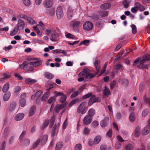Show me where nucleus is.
Here are the masks:
<instances>
[{
    "label": "nucleus",
    "mask_w": 150,
    "mask_h": 150,
    "mask_svg": "<svg viewBox=\"0 0 150 150\" xmlns=\"http://www.w3.org/2000/svg\"><path fill=\"white\" fill-rule=\"evenodd\" d=\"M150 60V54H147L144 55L141 60L140 57H138L134 62L133 65H136L139 62L140 64L137 66L138 68L144 69H148V65L144 63Z\"/></svg>",
    "instance_id": "f257e3e1"
},
{
    "label": "nucleus",
    "mask_w": 150,
    "mask_h": 150,
    "mask_svg": "<svg viewBox=\"0 0 150 150\" xmlns=\"http://www.w3.org/2000/svg\"><path fill=\"white\" fill-rule=\"evenodd\" d=\"M41 62L40 61H35L34 62H29L28 61H24L23 63L21 64L20 67L21 69L25 70H28L29 71H32L33 70V68L29 66L28 65L30 64V65L33 66L34 67H37L41 65Z\"/></svg>",
    "instance_id": "f03ea898"
},
{
    "label": "nucleus",
    "mask_w": 150,
    "mask_h": 150,
    "mask_svg": "<svg viewBox=\"0 0 150 150\" xmlns=\"http://www.w3.org/2000/svg\"><path fill=\"white\" fill-rule=\"evenodd\" d=\"M100 61L98 60H96L94 63V65L97 71L95 74H89L86 76V78H89L92 79L94 78L96 75L99 72L100 69Z\"/></svg>",
    "instance_id": "7ed1b4c3"
},
{
    "label": "nucleus",
    "mask_w": 150,
    "mask_h": 150,
    "mask_svg": "<svg viewBox=\"0 0 150 150\" xmlns=\"http://www.w3.org/2000/svg\"><path fill=\"white\" fill-rule=\"evenodd\" d=\"M86 102H82L78 106L77 112L79 113H81L82 114L85 113L88 109V107H86Z\"/></svg>",
    "instance_id": "20e7f679"
},
{
    "label": "nucleus",
    "mask_w": 150,
    "mask_h": 150,
    "mask_svg": "<svg viewBox=\"0 0 150 150\" xmlns=\"http://www.w3.org/2000/svg\"><path fill=\"white\" fill-rule=\"evenodd\" d=\"M101 101L100 97H96L94 95H93L90 98L88 102V105L89 106L91 105L93 103L99 102Z\"/></svg>",
    "instance_id": "39448f33"
},
{
    "label": "nucleus",
    "mask_w": 150,
    "mask_h": 150,
    "mask_svg": "<svg viewBox=\"0 0 150 150\" xmlns=\"http://www.w3.org/2000/svg\"><path fill=\"white\" fill-rule=\"evenodd\" d=\"M93 27V23L90 21L85 22L83 25V29L86 30H91Z\"/></svg>",
    "instance_id": "423d86ee"
},
{
    "label": "nucleus",
    "mask_w": 150,
    "mask_h": 150,
    "mask_svg": "<svg viewBox=\"0 0 150 150\" xmlns=\"http://www.w3.org/2000/svg\"><path fill=\"white\" fill-rule=\"evenodd\" d=\"M25 25L24 21L21 19H19L17 23V28L19 31H21L24 29Z\"/></svg>",
    "instance_id": "0eeeda50"
},
{
    "label": "nucleus",
    "mask_w": 150,
    "mask_h": 150,
    "mask_svg": "<svg viewBox=\"0 0 150 150\" xmlns=\"http://www.w3.org/2000/svg\"><path fill=\"white\" fill-rule=\"evenodd\" d=\"M56 14L58 19H60L63 17L64 14L61 6H59L57 8L56 10Z\"/></svg>",
    "instance_id": "6e6552de"
},
{
    "label": "nucleus",
    "mask_w": 150,
    "mask_h": 150,
    "mask_svg": "<svg viewBox=\"0 0 150 150\" xmlns=\"http://www.w3.org/2000/svg\"><path fill=\"white\" fill-rule=\"evenodd\" d=\"M53 3L52 0H45L43 2L42 4L44 7L49 8L52 6Z\"/></svg>",
    "instance_id": "1a4fd4ad"
},
{
    "label": "nucleus",
    "mask_w": 150,
    "mask_h": 150,
    "mask_svg": "<svg viewBox=\"0 0 150 150\" xmlns=\"http://www.w3.org/2000/svg\"><path fill=\"white\" fill-rule=\"evenodd\" d=\"M141 130V127L139 126H137L132 133V135L135 137H138L140 134Z\"/></svg>",
    "instance_id": "9d476101"
},
{
    "label": "nucleus",
    "mask_w": 150,
    "mask_h": 150,
    "mask_svg": "<svg viewBox=\"0 0 150 150\" xmlns=\"http://www.w3.org/2000/svg\"><path fill=\"white\" fill-rule=\"evenodd\" d=\"M92 117L89 115L86 116L83 120V123L85 125H88L90 124L92 121Z\"/></svg>",
    "instance_id": "9b49d317"
},
{
    "label": "nucleus",
    "mask_w": 150,
    "mask_h": 150,
    "mask_svg": "<svg viewBox=\"0 0 150 150\" xmlns=\"http://www.w3.org/2000/svg\"><path fill=\"white\" fill-rule=\"evenodd\" d=\"M90 70L88 69H84L83 70L80 72L79 74H81L82 76H85V77L86 79H91L89 78H86V76L89 74H91L90 73Z\"/></svg>",
    "instance_id": "f8f14e48"
},
{
    "label": "nucleus",
    "mask_w": 150,
    "mask_h": 150,
    "mask_svg": "<svg viewBox=\"0 0 150 150\" xmlns=\"http://www.w3.org/2000/svg\"><path fill=\"white\" fill-rule=\"evenodd\" d=\"M73 11L72 9L70 7H69L67 10V17L70 20L72 18L73 15Z\"/></svg>",
    "instance_id": "ddd939ff"
},
{
    "label": "nucleus",
    "mask_w": 150,
    "mask_h": 150,
    "mask_svg": "<svg viewBox=\"0 0 150 150\" xmlns=\"http://www.w3.org/2000/svg\"><path fill=\"white\" fill-rule=\"evenodd\" d=\"M108 118L105 117L104 120H102L100 122V125L102 127H105L107 125L108 122Z\"/></svg>",
    "instance_id": "4468645a"
},
{
    "label": "nucleus",
    "mask_w": 150,
    "mask_h": 150,
    "mask_svg": "<svg viewBox=\"0 0 150 150\" xmlns=\"http://www.w3.org/2000/svg\"><path fill=\"white\" fill-rule=\"evenodd\" d=\"M110 4L109 3H104L100 6V8L102 9H108L110 7Z\"/></svg>",
    "instance_id": "2eb2a0df"
},
{
    "label": "nucleus",
    "mask_w": 150,
    "mask_h": 150,
    "mask_svg": "<svg viewBox=\"0 0 150 150\" xmlns=\"http://www.w3.org/2000/svg\"><path fill=\"white\" fill-rule=\"evenodd\" d=\"M24 117V114L23 113H19L15 116L14 118L16 121H20L22 120Z\"/></svg>",
    "instance_id": "dca6fc26"
},
{
    "label": "nucleus",
    "mask_w": 150,
    "mask_h": 150,
    "mask_svg": "<svg viewBox=\"0 0 150 150\" xmlns=\"http://www.w3.org/2000/svg\"><path fill=\"white\" fill-rule=\"evenodd\" d=\"M150 127L148 125H146L143 129L142 132V134L146 135L148 134L150 131Z\"/></svg>",
    "instance_id": "f3484780"
},
{
    "label": "nucleus",
    "mask_w": 150,
    "mask_h": 150,
    "mask_svg": "<svg viewBox=\"0 0 150 150\" xmlns=\"http://www.w3.org/2000/svg\"><path fill=\"white\" fill-rule=\"evenodd\" d=\"M50 93V92L48 91L45 93L42 96V100L43 101L45 102L46 101L49 96Z\"/></svg>",
    "instance_id": "a211bd4d"
},
{
    "label": "nucleus",
    "mask_w": 150,
    "mask_h": 150,
    "mask_svg": "<svg viewBox=\"0 0 150 150\" xmlns=\"http://www.w3.org/2000/svg\"><path fill=\"white\" fill-rule=\"evenodd\" d=\"M135 5L136 7L137 8V9L140 11H143L145 9L144 7L138 2H136L135 3Z\"/></svg>",
    "instance_id": "6ab92c4d"
},
{
    "label": "nucleus",
    "mask_w": 150,
    "mask_h": 150,
    "mask_svg": "<svg viewBox=\"0 0 150 150\" xmlns=\"http://www.w3.org/2000/svg\"><path fill=\"white\" fill-rule=\"evenodd\" d=\"M80 22L79 21H73L71 22L70 24L74 28L78 27L80 25Z\"/></svg>",
    "instance_id": "aec40b11"
},
{
    "label": "nucleus",
    "mask_w": 150,
    "mask_h": 150,
    "mask_svg": "<svg viewBox=\"0 0 150 150\" xmlns=\"http://www.w3.org/2000/svg\"><path fill=\"white\" fill-rule=\"evenodd\" d=\"M65 106L66 105L63 104L57 105L55 108L56 112H59L60 110L63 109Z\"/></svg>",
    "instance_id": "412c9836"
},
{
    "label": "nucleus",
    "mask_w": 150,
    "mask_h": 150,
    "mask_svg": "<svg viewBox=\"0 0 150 150\" xmlns=\"http://www.w3.org/2000/svg\"><path fill=\"white\" fill-rule=\"evenodd\" d=\"M46 12L51 16H53L55 14V9L53 8L48 9L46 10Z\"/></svg>",
    "instance_id": "4be33fe9"
},
{
    "label": "nucleus",
    "mask_w": 150,
    "mask_h": 150,
    "mask_svg": "<svg viewBox=\"0 0 150 150\" xmlns=\"http://www.w3.org/2000/svg\"><path fill=\"white\" fill-rule=\"evenodd\" d=\"M36 111V107L35 105H33L30 108L29 115L30 116L33 115Z\"/></svg>",
    "instance_id": "5701e85b"
},
{
    "label": "nucleus",
    "mask_w": 150,
    "mask_h": 150,
    "mask_svg": "<svg viewBox=\"0 0 150 150\" xmlns=\"http://www.w3.org/2000/svg\"><path fill=\"white\" fill-rule=\"evenodd\" d=\"M131 0H124L122 2V4L125 8H127L129 6V4Z\"/></svg>",
    "instance_id": "b1692460"
},
{
    "label": "nucleus",
    "mask_w": 150,
    "mask_h": 150,
    "mask_svg": "<svg viewBox=\"0 0 150 150\" xmlns=\"http://www.w3.org/2000/svg\"><path fill=\"white\" fill-rule=\"evenodd\" d=\"M52 52L54 53H56L57 54H61L62 53L64 54H67L66 52L63 50H53Z\"/></svg>",
    "instance_id": "393cba45"
},
{
    "label": "nucleus",
    "mask_w": 150,
    "mask_h": 150,
    "mask_svg": "<svg viewBox=\"0 0 150 150\" xmlns=\"http://www.w3.org/2000/svg\"><path fill=\"white\" fill-rule=\"evenodd\" d=\"M44 76L46 78L48 79H51L54 77V76L53 74L48 72L45 73Z\"/></svg>",
    "instance_id": "a878e982"
},
{
    "label": "nucleus",
    "mask_w": 150,
    "mask_h": 150,
    "mask_svg": "<svg viewBox=\"0 0 150 150\" xmlns=\"http://www.w3.org/2000/svg\"><path fill=\"white\" fill-rule=\"evenodd\" d=\"M63 143L62 142H59L57 144L55 148V150H60L63 146Z\"/></svg>",
    "instance_id": "bb28decb"
},
{
    "label": "nucleus",
    "mask_w": 150,
    "mask_h": 150,
    "mask_svg": "<svg viewBox=\"0 0 150 150\" xmlns=\"http://www.w3.org/2000/svg\"><path fill=\"white\" fill-rule=\"evenodd\" d=\"M48 139V137L47 135H44L42 139L41 142V144L42 145H44L47 142Z\"/></svg>",
    "instance_id": "cd10ccee"
},
{
    "label": "nucleus",
    "mask_w": 150,
    "mask_h": 150,
    "mask_svg": "<svg viewBox=\"0 0 150 150\" xmlns=\"http://www.w3.org/2000/svg\"><path fill=\"white\" fill-rule=\"evenodd\" d=\"M9 88V84L8 83H6L4 86L2 88V91L4 92H6L8 90Z\"/></svg>",
    "instance_id": "c85d7f7f"
},
{
    "label": "nucleus",
    "mask_w": 150,
    "mask_h": 150,
    "mask_svg": "<svg viewBox=\"0 0 150 150\" xmlns=\"http://www.w3.org/2000/svg\"><path fill=\"white\" fill-rule=\"evenodd\" d=\"M11 96V93L8 92L5 94L3 97V100L4 101H6L8 100L9 99Z\"/></svg>",
    "instance_id": "c756f323"
},
{
    "label": "nucleus",
    "mask_w": 150,
    "mask_h": 150,
    "mask_svg": "<svg viewBox=\"0 0 150 150\" xmlns=\"http://www.w3.org/2000/svg\"><path fill=\"white\" fill-rule=\"evenodd\" d=\"M101 139V136H98L96 137L94 140V143L97 144H98L100 141Z\"/></svg>",
    "instance_id": "7c9ffc66"
},
{
    "label": "nucleus",
    "mask_w": 150,
    "mask_h": 150,
    "mask_svg": "<svg viewBox=\"0 0 150 150\" xmlns=\"http://www.w3.org/2000/svg\"><path fill=\"white\" fill-rule=\"evenodd\" d=\"M25 81L26 83L29 84H32L36 82V81L35 80L30 78L26 79L25 80Z\"/></svg>",
    "instance_id": "2f4dec72"
},
{
    "label": "nucleus",
    "mask_w": 150,
    "mask_h": 150,
    "mask_svg": "<svg viewBox=\"0 0 150 150\" xmlns=\"http://www.w3.org/2000/svg\"><path fill=\"white\" fill-rule=\"evenodd\" d=\"M49 120H45L43 122V125L41 127V129H43L45 127L47 126L49 124Z\"/></svg>",
    "instance_id": "473e14b6"
},
{
    "label": "nucleus",
    "mask_w": 150,
    "mask_h": 150,
    "mask_svg": "<svg viewBox=\"0 0 150 150\" xmlns=\"http://www.w3.org/2000/svg\"><path fill=\"white\" fill-rule=\"evenodd\" d=\"M144 100L145 103L150 106V98L147 97L146 95L144 96Z\"/></svg>",
    "instance_id": "72a5a7b5"
},
{
    "label": "nucleus",
    "mask_w": 150,
    "mask_h": 150,
    "mask_svg": "<svg viewBox=\"0 0 150 150\" xmlns=\"http://www.w3.org/2000/svg\"><path fill=\"white\" fill-rule=\"evenodd\" d=\"M100 15L103 17L106 16L108 15V12L106 11H101L99 13Z\"/></svg>",
    "instance_id": "f704fd0d"
},
{
    "label": "nucleus",
    "mask_w": 150,
    "mask_h": 150,
    "mask_svg": "<svg viewBox=\"0 0 150 150\" xmlns=\"http://www.w3.org/2000/svg\"><path fill=\"white\" fill-rule=\"evenodd\" d=\"M95 112V110L93 108L91 109L88 111V115H89L90 116H91V117H92L94 115Z\"/></svg>",
    "instance_id": "c9c22d12"
},
{
    "label": "nucleus",
    "mask_w": 150,
    "mask_h": 150,
    "mask_svg": "<svg viewBox=\"0 0 150 150\" xmlns=\"http://www.w3.org/2000/svg\"><path fill=\"white\" fill-rule=\"evenodd\" d=\"M65 37L67 38L72 39H76L75 36L72 34L69 33H67L65 35Z\"/></svg>",
    "instance_id": "e433bc0d"
},
{
    "label": "nucleus",
    "mask_w": 150,
    "mask_h": 150,
    "mask_svg": "<svg viewBox=\"0 0 150 150\" xmlns=\"http://www.w3.org/2000/svg\"><path fill=\"white\" fill-rule=\"evenodd\" d=\"M115 69L117 70H122L123 69V66L120 64H117L115 66Z\"/></svg>",
    "instance_id": "4c0bfd02"
},
{
    "label": "nucleus",
    "mask_w": 150,
    "mask_h": 150,
    "mask_svg": "<svg viewBox=\"0 0 150 150\" xmlns=\"http://www.w3.org/2000/svg\"><path fill=\"white\" fill-rule=\"evenodd\" d=\"M104 95L106 96H108L110 94V90L106 88L103 91Z\"/></svg>",
    "instance_id": "58836bf2"
},
{
    "label": "nucleus",
    "mask_w": 150,
    "mask_h": 150,
    "mask_svg": "<svg viewBox=\"0 0 150 150\" xmlns=\"http://www.w3.org/2000/svg\"><path fill=\"white\" fill-rule=\"evenodd\" d=\"M59 36V34L58 33H56L52 34L51 35L50 40L52 41H55V39L56 38Z\"/></svg>",
    "instance_id": "ea45409f"
},
{
    "label": "nucleus",
    "mask_w": 150,
    "mask_h": 150,
    "mask_svg": "<svg viewBox=\"0 0 150 150\" xmlns=\"http://www.w3.org/2000/svg\"><path fill=\"white\" fill-rule=\"evenodd\" d=\"M79 100V99L78 98H76L72 100L69 104V106L71 107L72 105L76 103H77Z\"/></svg>",
    "instance_id": "a19ab883"
},
{
    "label": "nucleus",
    "mask_w": 150,
    "mask_h": 150,
    "mask_svg": "<svg viewBox=\"0 0 150 150\" xmlns=\"http://www.w3.org/2000/svg\"><path fill=\"white\" fill-rule=\"evenodd\" d=\"M134 148V146L132 144H129L125 146V149L127 150H131Z\"/></svg>",
    "instance_id": "79ce46f5"
},
{
    "label": "nucleus",
    "mask_w": 150,
    "mask_h": 150,
    "mask_svg": "<svg viewBox=\"0 0 150 150\" xmlns=\"http://www.w3.org/2000/svg\"><path fill=\"white\" fill-rule=\"evenodd\" d=\"M40 139H38L33 144V149H35L36 148L38 145L39 143H40Z\"/></svg>",
    "instance_id": "37998d69"
},
{
    "label": "nucleus",
    "mask_w": 150,
    "mask_h": 150,
    "mask_svg": "<svg viewBox=\"0 0 150 150\" xmlns=\"http://www.w3.org/2000/svg\"><path fill=\"white\" fill-rule=\"evenodd\" d=\"M26 103V100L23 99H22V100H19V103L20 105L22 107H24L25 106Z\"/></svg>",
    "instance_id": "c03bdc74"
},
{
    "label": "nucleus",
    "mask_w": 150,
    "mask_h": 150,
    "mask_svg": "<svg viewBox=\"0 0 150 150\" xmlns=\"http://www.w3.org/2000/svg\"><path fill=\"white\" fill-rule=\"evenodd\" d=\"M19 30L17 28V27H15L14 29L10 33V35L11 36H13L17 34L18 31Z\"/></svg>",
    "instance_id": "a18cd8bd"
},
{
    "label": "nucleus",
    "mask_w": 150,
    "mask_h": 150,
    "mask_svg": "<svg viewBox=\"0 0 150 150\" xmlns=\"http://www.w3.org/2000/svg\"><path fill=\"white\" fill-rule=\"evenodd\" d=\"M90 130L88 128L86 127L83 131V133L85 135H88L90 133Z\"/></svg>",
    "instance_id": "49530a36"
},
{
    "label": "nucleus",
    "mask_w": 150,
    "mask_h": 150,
    "mask_svg": "<svg viewBox=\"0 0 150 150\" xmlns=\"http://www.w3.org/2000/svg\"><path fill=\"white\" fill-rule=\"evenodd\" d=\"M26 20L28 21V23L30 24H33L35 23V21L31 18L27 17Z\"/></svg>",
    "instance_id": "de8ad7c7"
},
{
    "label": "nucleus",
    "mask_w": 150,
    "mask_h": 150,
    "mask_svg": "<svg viewBox=\"0 0 150 150\" xmlns=\"http://www.w3.org/2000/svg\"><path fill=\"white\" fill-rule=\"evenodd\" d=\"M129 119L130 121L132 122L134 121L135 120V117L134 113H132L130 115Z\"/></svg>",
    "instance_id": "09e8293b"
},
{
    "label": "nucleus",
    "mask_w": 150,
    "mask_h": 150,
    "mask_svg": "<svg viewBox=\"0 0 150 150\" xmlns=\"http://www.w3.org/2000/svg\"><path fill=\"white\" fill-rule=\"evenodd\" d=\"M132 29V33L133 34H135L137 33V27L136 25L134 24H132L131 25Z\"/></svg>",
    "instance_id": "8fccbe9b"
},
{
    "label": "nucleus",
    "mask_w": 150,
    "mask_h": 150,
    "mask_svg": "<svg viewBox=\"0 0 150 150\" xmlns=\"http://www.w3.org/2000/svg\"><path fill=\"white\" fill-rule=\"evenodd\" d=\"M3 76L4 77V78H0V81H3L5 79L8 78L11 76L10 75H8L6 73H4Z\"/></svg>",
    "instance_id": "3c124183"
},
{
    "label": "nucleus",
    "mask_w": 150,
    "mask_h": 150,
    "mask_svg": "<svg viewBox=\"0 0 150 150\" xmlns=\"http://www.w3.org/2000/svg\"><path fill=\"white\" fill-rule=\"evenodd\" d=\"M92 92L87 94L84 95L82 97L83 99H86L91 97L92 96Z\"/></svg>",
    "instance_id": "603ef678"
},
{
    "label": "nucleus",
    "mask_w": 150,
    "mask_h": 150,
    "mask_svg": "<svg viewBox=\"0 0 150 150\" xmlns=\"http://www.w3.org/2000/svg\"><path fill=\"white\" fill-rule=\"evenodd\" d=\"M82 148V145L80 144H76L74 147L75 150H81Z\"/></svg>",
    "instance_id": "864d4df0"
},
{
    "label": "nucleus",
    "mask_w": 150,
    "mask_h": 150,
    "mask_svg": "<svg viewBox=\"0 0 150 150\" xmlns=\"http://www.w3.org/2000/svg\"><path fill=\"white\" fill-rule=\"evenodd\" d=\"M79 92L78 91H76L74 92L71 96V98H73L74 97L77 96L79 94Z\"/></svg>",
    "instance_id": "5fc2aeb1"
},
{
    "label": "nucleus",
    "mask_w": 150,
    "mask_h": 150,
    "mask_svg": "<svg viewBox=\"0 0 150 150\" xmlns=\"http://www.w3.org/2000/svg\"><path fill=\"white\" fill-rule=\"evenodd\" d=\"M67 98L66 96L64 95H63L60 99V101L61 103H63L66 100Z\"/></svg>",
    "instance_id": "6e6d98bb"
},
{
    "label": "nucleus",
    "mask_w": 150,
    "mask_h": 150,
    "mask_svg": "<svg viewBox=\"0 0 150 150\" xmlns=\"http://www.w3.org/2000/svg\"><path fill=\"white\" fill-rule=\"evenodd\" d=\"M148 110L147 109H146L143 110L142 112V115L143 117H145L148 114Z\"/></svg>",
    "instance_id": "4d7b16f0"
},
{
    "label": "nucleus",
    "mask_w": 150,
    "mask_h": 150,
    "mask_svg": "<svg viewBox=\"0 0 150 150\" xmlns=\"http://www.w3.org/2000/svg\"><path fill=\"white\" fill-rule=\"evenodd\" d=\"M14 136H12L9 138L8 142L10 144H12L14 142Z\"/></svg>",
    "instance_id": "13d9d810"
},
{
    "label": "nucleus",
    "mask_w": 150,
    "mask_h": 150,
    "mask_svg": "<svg viewBox=\"0 0 150 150\" xmlns=\"http://www.w3.org/2000/svg\"><path fill=\"white\" fill-rule=\"evenodd\" d=\"M9 132V129L8 128H6L5 129L4 132V135L5 137H7L8 135Z\"/></svg>",
    "instance_id": "bf43d9fd"
},
{
    "label": "nucleus",
    "mask_w": 150,
    "mask_h": 150,
    "mask_svg": "<svg viewBox=\"0 0 150 150\" xmlns=\"http://www.w3.org/2000/svg\"><path fill=\"white\" fill-rule=\"evenodd\" d=\"M123 54V53L122 52H121L120 53H119V54L117 55L116 57L115 58V62H117V61L119 60Z\"/></svg>",
    "instance_id": "052dcab7"
},
{
    "label": "nucleus",
    "mask_w": 150,
    "mask_h": 150,
    "mask_svg": "<svg viewBox=\"0 0 150 150\" xmlns=\"http://www.w3.org/2000/svg\"><path fill=\"white\" fill-rule=\"evenodd\" d=\"M121 146V144L120 143L119 141H117L115 144V147L117 149H119Z\"/></svg>",
    "instance_id": "680f3d73"
},
{
    "label": "nucleus",
    "mask_w": 150,
    "mask_h": 150,
    "mask_svg": "<svg viewBox=\"0 0 150 150\" xmlns=\"http://www.w3.org/2000/svg\"><path fill=\"white\" fill-rule=\"evenodd\" d=\"M16 107L15 103H13L10 104L9 107V109L10 111H13L15 109Z\"/></svg>",
    "instance_id": "e2e57ef3"
},
{
    "label": "nucleus",
    "mask_w": 150,
    "mask_h": 150,
    "mask_svg": "<svg viewBox=\"0 0 150 150\" xmlns=\"http://www.w3.org/2000/svg\"><path fill=\"white\" fill-rule=\"evenodd\" d=\"M23 3L26 6H29L30 4V0H23Z\"/></svg>",
    "instance_id": "0e129e2a"
},
{
    "label": "nucleus",
    "mask_w": 150,
    "mask_h": 150,
    "mask_svg": "<svg viewBox=\"0 0 150 150\" xmlns=\"http://www.w3.org/2000/svg\"><path fill=\"white\" fill-rule=\"evenodd\" d=\"M26 94L25 93H23L21 94L20 96V98L19 100H26Z\"/></svg>",
    "instance_id": "69168bd1"
},
{
    "label": "nucleus",
    "mask_w": 150,
    "mask_h": 150,
    "mask_svg": "<svg viewBox=\"0 0 150 150\" xmlns=\"http://www.w3.org/2000/svg\"><path fill=\"white\" fill-rule=\"evenodd\" d=\"M112 134V130L111 129H110L106 133V135L109 137H111Z\"/></svg>",
    "instance_id": "338daca9"
},
{
    "label": "nucleus",
    "mask_w": 150,
    "mask_h": 150,
    "mask_svg": "<svg viewBox=\"0 0 150 150\" xmlns=\"http://www.w3.org/2000/svg\"><path fill=\"white\" fill-rule=\"evenodd\" d=\"M6 146V142L5 141H4L1 144V147L0 148V150H4Z\"/></svg>",
    "instance_id": "774afa93"
}]
</instances>
